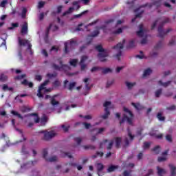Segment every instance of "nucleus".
I'll list each match as a JSON object with an SVG mask.
<instances>
[{
	"instance_id": "8",
	"label": "nucleus",
	"mask_w": 176,
	"mask_h": 176,
	"mask_svg": "<svg viewBox=\"0 0 176 176\" xmlns=\"http://www.w3.org/2000/svg\"><path fill=\"white\" fill-rule=\"evenodd\" d=\"M40 133L41 134H43V139L45 141H50V140H52V138H54V136L56 135V132H54V131H40Z\"/></svg>"
},
{
	"instance_id": "16",
	"label": "nucleus",
	"mask_w": 176,
	"mask_h": 176,
	"mask_svg": "<svg viewBox=\"0 0 176 176\" xmlns=\"http://www.w3.org/2000/svg\"><path fill=\"white\" fill-rule=\"evenodd\" d=\"M64 86L66 89H68V90H72L75 86H76V82H69L67 80H65L64 81Z\"/></svg>"
},
{
	"instance_id": "17",
	"label": "nucleus",
	"mask_w": 176,
	"mask_h": 176,
	"mask_svg": "<svg viewBox=\"0 0 176 176\" xmlns=\"http://www.w3.org/2000/svg\"><path fill=\"white\" fill-rule=\"evenodd\" d=\"M96 167L97 168L98 175V176L104 175V172H102V170H104V165L101 163H98L96 164Z\"/></svg>"
},
{
	"instance_id": "24",
	"label": "nucleus",
	"mask_w": 176,
	"mask_h": 176,
	"mask_svg": "<svg viewBox=\"0 0 176 176\" xmlns=\"http://www.w3.org/2000/svg\"><path fill=\"white\" fill-rule=\"evenodd\" d=\"M50 30H52V31H56L58 30V27L54 24H50V27L47 29V34L49 32Z\"/></svg>"
},
{
	"instance_id": "7",
	"label": "nucleus",
	"mask_w": 176,
	"mask_h": 176,
	"mask_svg": "<svg viewBox=\"0 0 176 176\" xmlns=\"http://www.w3.org/2000/svg\"><path fill=\"white\" fill-rule=\"evenodd\" d=\"M126 41L123 40L122 43H119L117 45L112 47L115 53H117L114 57L117 58V60H120V56H122V50L123 49V46L125 43Z\"/></svg>"
},
{
	"instance_id": "62",
	"label": "nucleus",
	"mask_w": 176,
	"mask_h": 176,
	"mask_svg": "<svg viewBox=\"0 0 176 176\" xmlns=\"http://www.w3.org/2000/svg\"><path fill=\"white\" fill-rule=\"evenodd\" d=\"M60 85H61V82H60V81L58 80H55L54 82V86H55L56 87L60 86Z\"/></svg>"
},
{
	"instance_id": "23",
	"label": "nucleus",
	"mask_w": 176,
	"mask_h": 176,
	"mask_svg": "<svg viewBox=\"0 0 176 176\" xmlns=\"http://www.w3.org/2000/svg\"><path fill=\"white\" fill-rule=\"evenodd\" d=\"M116 170H118V166L111 165L107 169V173H113Z\"/></svg>"
},
{
	"instance_id": "47",
	"label": "nucleus",
	"mask_w": 176,
	"mask_h": 176,
	"mask_svg": "<svg viewBox=\"0 0 176 176\" xmlns=\"http://www.w3.org/2000/svg\"><path fill=\"white\" fill-rule=\"evenodd\" d=\"M74 141L78 144V145H80V142H82V138L78 137L74 139Z\"/></svg>"
},
{
	"instance_id": "15",
	"label": "nucleus",
	"mask_w": 176,
	"mask_h": 176,
	"mask_svg": "<svg viewBox=\"0 0 176 176\" xmlns=\"http://www.w3.org/2000/svg\"><path fill=\"white\" fill-rule=\"evenodd\" d=\"M57 97V95H55L54 96H50L49 95L45 96V100H49V98L51 99V104L52 107H56V105H58L59 102L56 100V98Z\"/></svg>"
},
{
	"instance_id": "34",
	"label": "nucleus",
	"mask_w": 176,
	"mask_h": 176,
	"mask_svg": "<svg viewBox=\"0 0 176 176\" xmlns=\"http://www.w3.org/2000/svg\"><path fill=\"white\" fill-rule=\"evenodd\" d=\"M0 80H1V82H6V80H8V76L6 74H1Z\"/></svg>"
},
{
	"instance_id": "25",
	"label": "nucleus",
	"mask_w": 176,
	"mask_h": 176,
	"mask_svg": "<svg viewBox=\"0 0 176 176\" xmlns=\"http://www.w3.org/2000/svg\"><path fill=\"white\" fill-rule=\"evenodd\" d=\"M2 90L3 91H12L13 88L12 87H9V86H8V85H3V87H2Z\"/></svg>"
},
{
	"instance_id": "48",
	"label": "nucleus",
	"mask_w": 176,
	"mask_h": 176,
	"mask_svg": "<svg viewBox=\"0 0 176 176\" xmlns=\"http://www.w3.org/2000/svg\"><path fill=\"white\" fill-rule=\"evenodd\" d=\"M45 4H46V2L45 1L38 2V9H41V8H43V6H45Z\"/></svg>"
},
{
	"instance_id": "58",
	"label": "nucleus",
	"mask_w": 176,
	"mask_h": 176,
	"mask_svg": "<svg viewBox=\"0 0 176 176\" xmlns=\"http://www.w3.org/2000/svg\"><path fill=\"white\" fill-rule=\"evenodd\" d=\"M160 94H162V89H158L155 91V97H160Z\"/></svg>"
},
{
	"instance_id": "21",
	"label": "nucleus",
	"mask_w": 176,
	"mask_h": 176,
	"mask_svg": "<svg viewBox=\"0 0 176 176\" xmlns=\"http://www.w3.org/2000/svg\"><path fill=\"white\" fill-rule=\"evenodd\" d=\"M87 60V56H83L81 58V60L80 62V65L81 66L82 71H84V69H86V65H85V62Z\"/></svg>"
},
{
	"instance_id": "64",
	"label": "nucleus",
	"mask_w": 176,
	"mask_h": 176,
	"mask_svg": "<svg viewBox=\"0 0 176 176\" xmlns=\"http://www.w3.org/2000/svg\"><path fill=\"white\" fill-rule=\"evenodd\" d=\"M157 55V52H151V53L150 54V56H151V57H156Z\"/></svg>"
},
{
	"instance_id": "28",
	"label": "nucleus",
	"mask_w": 176,
	"mask_h": 176,
	"mask_svg": "<svg viewBox=\"0 0 176 176\" xmlns=\"http://www.w3.org/2000/svg\"><path fill=\"white\" fill-rule=\"evenodd\" d=\"M143 6H141L138 9L135 10V13H137V12H140V13L136 15L135 19H137V17H141V13H144V10H141Z\"/></svg>"
},
{
	"instance_id": "55",
	"label": "nucleus",
	"mask_w": 176,
	"mask_h": 176,
	"mask_svg": "<svg viewBox=\"0 0 176 176\" xmlns=\"http://www.w3.org/2000/svg\"><path fill=\"white\" fill-rule=\"evenodd\" d=\"M104 155L103 153H102V152H98V153H96V155H93V157H94V159H96V157H97V156H100V157H102V155Z\"/></svg>"
},
{
	"instance_id": "54",
	"label": "nucleus",
	"mask_w": 176,
	"mask_h": 176,
	"mask_svg": "<svg viewBox=\"0 0 176 176\" xmlns=\"http://www.w3.org/2000/svg\"><path fill=\"white\" fill-rule=\"evenodd\" d=\"M32 176H39V171H38L37 170H32Z\"/></svg>"
},
{
	"instance_id": "50",
	"label": "nucleus",
	"mask_w": 176,
	"mask_h": 176,
	"mask_svg": "<svg viewBox=\"0 0 176 176\" xmlns=\"http://www.w3.org/2000/svg\"><path fill=\"white\" fill-rule=\"evenodd\" d=\"M62 156L63 157H69V159H72V155L69 154V153H64Z\"/></svg>"
},
{
	"instance_id": "9",
	"label": "nucleus",
	"mask_w": 176,
	"mask_h": 176,
	"mask_svg": "<svg viewBox=\"0 0 176 176\" xmlns=\"http://www.w3.org/2000/svg\"><path fill=\"white\" fill-rule=\"evenodd\" d=\"M104 114L103 116H101V118L102 119H108V117L110 115L109 113V109H111V108H113V107L112 106L111 102H105L104 104Z\"/></svg>"
},
{
	"instance_id": "19",
	"label": "nucleus",
	"mask_w": 176,
	"mask_h": 176,
	"mask_svg": "<svg viewBox=\"0 0 176 176\" xmlns=\"http://www.w3.org/2000/svg\"><path fill=\"white\" fill-rule=\"evenodd\" d=\"M21 34L22 35H27V34H28V23L24 22L23 25L21 26Z\"/></svg>"
},
{
	"instance_id": "49",
	"label": "nucleus",
	"mask_w": 176,
	"mask_h": 176,
	"mask_svg": "<svg viewBox=\"0 0 176 176\" xmlns=\"http://www.w3.org/2000/svg\"><path fill=\"white\" fill-rule=\"evenodd\" d=\"M98 34H100V31H98V30H97L94 32V33L92 34L91 36H89V38H93L94 36H97V35H98Z\"/></svg>"
},
{
	"instance_id": "14",
	"label": "nucleus",
	"mask_w": 176,
	"mask_h": 176,
	"mask_svg": "<svg viewBox=\"0 0 176 176\" xmlns=\"http://www.w3.org/2000/svg\"><path fill=\"white\" fill-rule=\"evenodd\" d=\"M60 67L57 66V65H53L52 68L54 69H57L58 71H61V69H63L64 71H68L70 69L69 67L67 65H63V62L60 61Z\"/></svg>"
},
{
	"instance_id": "11",
	"label": "nucleus",
	"mask_w": 176,
	"mask_h": 176,
	"mask_svg": "<svg viewBox=\"0 0 176 176\" xmlns=\"http://www.w3.org/2000/svg\"><path fill=\"white\" fill-rule=\"evenodd\" d=\"M76 46V42L72 40L70 41H67L65 43V52L67 53L68 52V49H74Z\"/></svg>"
},
{
	"instance_id": "53",
	"label": "nucleus",
	"mask_w": 176,
	"mask_h": 176,
	"mask_svg": "<svg viewBox=\"0 0 176 176\" xmlns=\"http://www.w3.org/2000/svg\"><path fill=\"white\" fill-rule=\"evenodd\" d=\"M16 131H18V133H19V134L21 135V137H23V141H25V138H24V135L23 134V131L19 129H16Z\"/></svg>"
},
{
	"instance_id": "22",
	"label": "nucleus",
	"mask_w": 176,
	"mask_h": 176,
	"mask_svg": "<svg viewBox=\"0 0 176 176\" xmlns=\"http://www.w3.org/2000/svg\"><path fill=\"white\" fill-rule=\"evenodd\" d=\"M69 167H77V170L80 171V170H82L83 168V166L82 165H77L76 163H69L68 164Z\"/></svg>"
},
{
	"instance_id": "61",
	"label": "nucleus",
	"mask_w": 176,
	"mask_h": 176,
	"mask_svg": "<svg viewBox=\"0 0 176 176\" xmlns=\"http://www.w3.org/2000/svg\"><path fill=\"white\" fill-rule=\"evenodd\" d=\"M47 121V117H46V116L43 115V117L41 118L42 123H45Z\"/></svg>"
},
{
	"instance_id": "43",
	"label": "nucleus",
	"mask_w": 176,
	"mask_h": 176,
	"mask_svg": "<svg viewBox=\"0 0 176 176\" xmlns=\"http://www.w3.org/2000/svg\"><path fill=\"white\" fill-rule=\"evenodd\" d=\"M33 164H34V162H30L28 164H23L21 166V168H28V167H31Z\"/></svg>"
},
{
	"instance_id": "39",
	"label": "nucleus",
	"mask_w": 176,
	"mask_h": 176,
	"mask_svg": "<svg viewBox=\"0 0 176 176\" xmlns=\"http://www.w3.org/2000/svg\"><path fill=\"white\" fill-rule=\"evenodd\" d=\"M80 1H74L73 2V6H76V10H79V9H80V6H79V3Z\"/></svg>"
},
{
	"instance_id": "44",
	"label": "nucleus",
	"mask_w": 176,
	"mask_h": 176,
	"mask_svg": "<svg viewBox=\"0 0 176 176\" xmlns=\"http://www.w3.org/2000/svg\"><path fill=\"white\" fill-rule=\"evenodd\" d=\"M157 118L161 121L164 120V116H163V114H162V113H158L157 115Z\"/></svg>"
},
{
	"instance_id": "3",
	"label": "nucleus",
	"mask_w": 176,
	"mask_h": 176,
	"mask_svg": "<svg viewBox=\"0 0 176 176\" xmlns=\"http://www.w3.org/2000/svg\"><path fill=\"white\" fill-rule=\"evenodd\" d=\"M96 50L99 52L98 57L100 61H108L107 57H109V53L111 51L109 50H104L101 45H97L96 47Z\"/></svg>"
},
{
	"instance_id": "46",
	"label": "nucleus",
	"mask_w": 176,
	"mask_h": 176,
	"mask_svg": "<svg viewBox=\"0 0 176 176\" xmlns=\"http://www.w3.org/2000/svg\"><path fill=\"white\" fill-rule=\"evenodd\" d=\"M83 82L85 83V87L87 90H89L90 89V87H89V83L87 82H89V78H85L83 80Z\"/></svg>"
},
{
	"instance_id": "42",
	"label": "nucleus",
	"mask_w": 176,
	"mask_h": 176,
	"mask_svg": "<svg viewBox=\"0 0 176 176\" xmlns=\"http://www.w3.org/2000/svg\"><path fill=\"white\" fill-rule=\"evenodd\" d=\"M160 5H162V0H156L153 3V6H155L156 8H159Z\"/></svg>"
},
{
	"instance_id": "63",
	"label": "nucleus",
	"mask_w": 176,
	"mask_h": 176,
	"mask_svg": "<svg viewBox=\"0 0 176 176\" xmlns=\"http://www.w3.org/2000/svg\"><path fill=\"white\" fill-rule=\"evenodd\" d=\"M35 79H36V80L41 82V80H42V76L37 75V76H36Z\"/></svg>"
},
{
	"instance_id": "10",
	"label": "nucleus",
	"mask_w": 176,
	"mask_h": 176,
	"mask_svg": "<svg viewBox=\"0 0 176 176\" xmlns=\"http://www.w3.org/2000/svg\"><path fill=\"white\" fill-rule=\"evenodd\" d=\"M134 140V135H131L130 129H128V138H125L124 140V146H129L130 142Z\"/></svg>"
},
{
	"instance_id": "2",
	"label": "nucleus",
	"mask_w": 176,
	"mask_h": 176,
	"mask_svg": "<svg viewBox=\"0 0 176 176\" xmlns=\"http://www.w3.org/2000/svg\"><path fill=\"white\" fill-rule=\"evenodd\" d=\"M113 143L116 144V148H119V146H120V144H122V138H116L113 140L110 141L106 140L100 144V148H102V146L104 145V148H107V149H112V145H113Z\"/></svg>"
},
{
	"instance_id": "29",
	"label": "nucleus",
	"mask_w": 176,
	"mask_h": 176,
	"mask_svg": "<svg viewBox=\"0 0 176 176\" xmlns=\"http://www.w3.org/2000/svg\"><path fill=\"white\" fill-rule=\"evenodd\" d=\"M151 74H152V69H147L144 70L143 76H144V77L149 76V75H151Z\"/></svg>"
},
{
	"instance_id": "40",
	"label": "nucleus",
	"mask_w": 176,
	"mask_h": 176,
	"mask_svg": "<svg viewBox=\"0 0 176 176\" xmlns=\"http://www.w3.org/2000/svg\"><path fill=\"white\" fill-rule=\"evenodd\" d=\"M62 129H63V131L65 132L68 131V130L69 129V124H65L62 125Z\"/></svg>"
},
{
	"instance_id": "59",
	"label": "nucleus",
	"mask_w": 176,
	"mask_h": 176,
	"mask_svg": "<svg viewBox=\"0 0 176 176\" xmlns=\"http://www.w3.org/2000/svg\"><path fill=\"white\" fill-rule=\"evenodd\" d=\"M122 32L123 30H122V28H118L116 31H114L113 33L115 34H122Z\"/></svg>"
},
{
	"instance_id": "26",
	"label": "nucleus",
	"mask_w": 176,
	"mask_h": 176,
	"mask_svg": "<svg viewBox=\"0 0 176 176\" xmlns=\"http://www.w3.org/2000/svg\"><path fill=\"white\" fill-rule=\"evenodd\" d=\"M132 105L137 109L138 111H140L144 108L142 105H141L140 103H132Z\"/></svg>"
},
{
	"instance_id": "36",
	"label": "nucleus",
	"mask_w": 176,
	"mask_h": 176,
	"mask_svg": "<svg viewBox=\"0 0 176 176\" xmlns=\"http://www.w3.org/2000/svg\"><path fill=\"white\" fill-rule=\"evenodd\" d=\"M74 8L71 7L68 9L67 11L65 12L63 14V16H67V14H69L70 13H72V12H74Z\"/></svg>"
},
{
	"instance_id": "35",
	"label": "nucleus",
	"mask_w": 176,
	"mask_h": 176,
	"mask_svg": "<svg viewBox=\"0 0 176 176\" xmlns=\"http://www.w3.org/2000/svg\"><path fill=\"white\" fill-rule=\"evenodd\" d=\"M70 65H72L73 67H76V64H78V60L77 59H71L69 61Z\"/></svg>"
},
{
	"instance_id": "32",
	"label": "nucleus",
	"mask_w": 176,
	"mask_h": 176,
	"mask_svg": "<svg viewBox=\"0 0 176 176\" xmlns=\"http://www.w3.org/2000/svg\"><path fill=\"white\" fill-rule=\"evenodd\" d=\"M22 85H24L25 86H29V87H32V86H34V84H32V82H28L27 80H24L22 82Z\"/></svg>"
},
{
	"instance_id": "45",
	"label": "nucleus",
	"mask_w": 176,
	"mask_h": 176,
	"mask_svg": "<svg viewBox=\"0 0 176 176\" xmlns=\"http://www.w3.org/2000/svg\"><path fill=\"white\" fill-rule=\"evenodd\" d=\"M25 14H27V8H23L21 14L22 19H25Z\"/></svg>"
},
{
	"instance_id": "1",
	"label": "nucleus",
	"mask_w": 176,
	"mask_h": 176,
	"mask_svg": "<svg viewBox=\"0 0 176 176\" xmlns=\"http://www.w3.org/2000/svg\"><path fill=\"white\" fill-rule=\"evenodd\" d=\"M167 23H170V19L168 18H160L157 21H155L151 25V30H153L156 25H158V32L159 36L160 38H163L164 35H167L168 32H170L171 29H168L166 31L163 30V25L164 24H167Z\"/></svg>"
},
{
	"instance_id": "41",
	"label": "nucleus",
	"mask_w": 176,
	"mask_h": 176,
	"mask_svg": "<svg viewBox=\"0 0 176 176\" xmlns=\"http://www.w3.org/2000/svg\"><path fill=\"white\" fill-rule=\"evenodd\" d=\"M153 151L154 152V153H155V155H157L159 153V152H160V146H155L153 149Z\"/></svg>"
},
{
	"instance_id": "13",
	"label": "nucleus",
	"mask_w": 176,
	"mask_h": 176,
	"mask_svg": "<svg viewBox=\"0 0 176 176\" xmlns=\"http://www.w3.org/2000/svg\"><path fill=\"white\" fill-rule=\"evenodd\" d=\"M43 156L44 157V159H45V160H47V162H57V156H52L50 157V158H47V149H44L43 151Z\"/></svg>"
},
{
	"instance_id": "38",
	"label": "nucleus",
	"mask_w": 176,
	"mask_h": 176,
	"mask_svg": "<svg viewBox=\"0 0 176 176\" xmlns=\"http://www.w3.org/2000/svg\"><path fill=\"white\" fill-rule=\"evenodd\" d=\"M31 116H34V122L35 123H39V118L38 117V114L36 113H32L30 115Z\"/></svg>"
},
{
	"instance_id": "4",
	"label": "nucleus",
	"mask_w": 176,
	"mask_h": 176,
	"mask_svg": "<svg viewBox=\"0 0 176 176\" xmlns=\"http://www.w3.org/2000/svg\"><path fill=\"white\" fill-rule=\"evenodd\" d=\"M124 112L125 113L124 114V117L122 118V120L120 122V124L123 123L124 122H127L129 124H133V119H134V116L133 115V113L129 110V109L124 107Z\"/></svg>"
},
{
	"instance_id": "33",
	"label": "nucleus",
	"mask_w": 176,
	"mask_h": 176,
	"mask_svg": "<svg viewBox=\"0 0 176 176\" xmlns=\"http://www.w3.org/2000/svg\"><path fill=\"white\" fill-rule=\"evenodd\" d=\"M87 10L83 11L82 12H81L80 14H76L74 16V19H80V17H82V16H83L84 14H86V13H87Z\"/></svg>"
},
{
	"instance_id": "6",
	"label": "nucleus",
	"mask_w": 176,
	"mask_h": 176,
	"mask_svg": "<svg viewBox=\"0 0 176 176\" xmlns=\"http://www.w3.org/2000/svg\"><path fill=\"white\" fill-rule=\"evenodd\" d=\"M138 31L137 32V35L140 38H143L141 43L142 45H145L146 43L147 40L146 38L148 37V34H146V30L144 28V25L141 24L138 26Z\"/></svg>"
},
{
	"instance_id": "37",
	"label": "nucleus",
	"mask_w": 176,
	"mask_h": 176,
	"mask_svg": "<svg viewBox=\"0 0 176 176\" xmlns=\"http://www.w3.org/2000/svg\"><path fill=\"white\" fill-rule=\"evenodd\" d=\"M123 176H131V169L124 170L123 172Z\"/></svg>"
},
{
	"instance_id": "12",
	"label": "nucleus",
	"mask_w": 176,
	"mask_h": 176,
	"mask_svg": "<svg viewBox=\"0 0 176 176\" xmlns=\"http://www.w3.org/2000/svg\"><path fill=\"white\" fill-rule=\"evenodd\" d=\"M18 42L19 43V46H28V49L29 50H31L32 45L30 43V41L28 40L25 39H21L20 37L18 38Z\"/></svg>"
},
{
	"instance_id": "5",
	"label": "nucleus",
	"mask_w": 176,
	"mask_h": 176,
	"mask_svg": "<svg viewBox=\"0 0 176 176\" xmlns=\"http://www.w3.org/2000/svg\"><path fill=\"white\" fill-rule=\"evenodd\" d=\"M50 81L49 80H46L38 88V93H37V96L39 98H42L43 97V94L46 93H50L52 91V89L49 88L46 89L45 86H46Z\"/></svg>"
},
{
	"instance_id": "52",
	"label": "nucleus",
	"mask_w": 176,
	"mask_h": 176,
	"mask_svg": "<svg viewBox=\"0 0 176 176\" xmlns=\"http://www.w3.org/2000/svg\"><path fill=\"white\" fill-rule=\"evenodd\" d=\"M109 72H112V69H109V68H104L102 70V73L103 74H109Z\"/></svg>"
},
{
	"instance_id": "60",
	"label": "nucleus",
	"mask_w": 176,
	"mask_h": 176,
	"mask_svg": "<svg viewBox=\"0 0 176 176\" xmlns=\"http://www.w3.org/2000/svg\"><path fill=\"white\" fill-rule=\"evenodd\" d=\"M47 78H56L57 76V74H47Z\"/></svg>"
},
{
	"instance_id": "18",
	"label": "nucleus",
	"mask_w": 176,
	"mask_h": 176,
	"mask_svg": "<svg viewBox=\"0 0 176 176\" xmlns=\"http://www.w3.org/2000/svg\"><path fill=\"white\" fill-rule=\"evenodd\" d=\"M156 170L157 175L158 176H164L166 174H167V170L160 166H157Z\"/></svg>"
},
{
	"instance_id": "27",
	"label": "nucleus",
	"mask_w": 176,
	"mask_h": 176,
	"mask_svg": "<svg viewBox=\"0 0 176 176\" xmlns=\"http://www.w3.org/2000/svg\"><path fill=\"white\" fill-rule=\"evenodd\" d=\"M159 85H160V86H163V87H167L168 86H170V85H171V81H168L166 82H162V80H160L158 82Z\"/></svg>"
},
{
	"instance_id": "20",
	"label": "nucleus",
	"mask_w": 176,
	"mask_h": 176,
	"mask_svg": "<svg viewBox=\"0 0 176 176\" xmlns=\"http://www.w3.org/2000/svg\"><path fill=\"white\" fill-rule=\"evenodd\" d=\"M168 167H169L170 171V176H176V166L174 164H170L168 165Z\"/></svg>"
},
{
	"instance_id": "31",
	"label": "nucleus",
	"mask_w": 176,
	"mask_h": 176,
	"mask_svg": "<svg viewBox=\"0 0 176 176\" xmlns=\"http://www.w3.org/2000/svg\"><path fill=\"white\" fill-rule=\"evenodd\" d=\"M126 85L128 89H133L135 86V82H126Z\"/></svg>"
},
{
	"instance_id": "56",
	"label": "nucleus",
	"mask_w": 176,
	"mask_h": 176,
	"mask_svg": "<svg viewBox=\"0 0 176 176\" xmlns=\"http://www.w3.org/2000/svg\"><path fill=\"white\" fill-rule=\"evenodd\" d=\"M166 160H167V157H158V162H166Z\"/></svg>"
},
{
	"instance_id": "57",
	"label": "nucleus",
	"mask_w": 176,
	"mask_h": 176,
	"mask_svg": "<svg viewBox=\"0 0 176 176\" xmlns=\"http://www.w3.org/2000/svg\"><path fill=\"white\" fill-rule=\"evenodd\" d=\"M7 3H8V0H3V1H1L0 4V6H1V8H5Z\"/></svg>"
},
{
	"instance_id": "51",
	"label": "nucleus",
	"mask_w": 176,
	"mask_h": 176,
	"mask_svg": "<svg viewBox=\"0 0 176 176\" xmlns=\"http://www.w3.org/2000/svg\"><path fill=\"white\" fill-rule=\"evenodd\" d=\"M149 146H151V143H149L148 142H145L144 143V145H143L144 149H148V148H149Z\"/></svg>"
},
{
	"instance_id": "30",
	"label": "nucleus",
	"mask_w": 176,
	"mask_h": 176,
	"mask_svg": "<svg viewBox=\"0 0 176 176\" xmlns=\"http://www.w3.org/2000/svg\"><path fill=\"white\" fill-rule=\"evenodd\" d=\"M11 113L12 115H14V116H17V118H19V119H21V120L23 119V118L22 117L21 114L19 113V112H17V111H12Z\"/></svg>"
}]
</instances>
